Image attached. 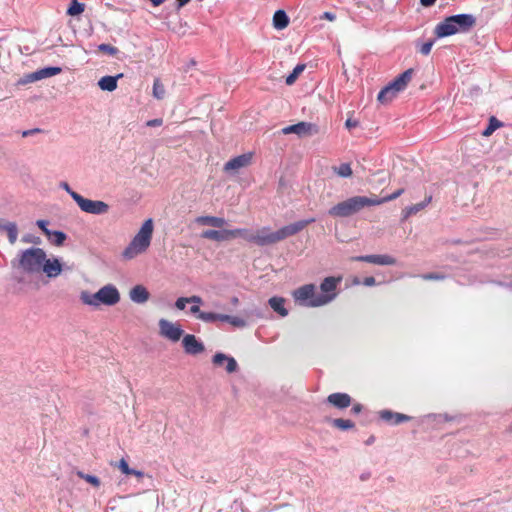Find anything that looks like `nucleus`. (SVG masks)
Listing matches in <instances>:
<instances>
[{"label":"nucleus","mask_w":512,"mask_h":512,"mask_svg":"<svg viewBox=\"0 0 512 512\" xmlns=\"http://www.w3.org/2000/svg\"><path fill=\"white\" fill-rule=\"evenodd\" d=\"M342 277L329 276L320 283V292L316 291L314 284H305L293 291L295 302L304 307L316 308L322 307L336 299L337 287L341 283Z\"/></svg>","instance_id":"f257e3e1"},{"label":"nucleus","mask_w":512,"mask_h":512,"mask_svg":"<svg viewBox=\"0 0 512 512\" xmlns=\"http://www.w3.org/2000/svg\"><path fill=\"white\" fill-rule=\"evenodd\" d=\"M314 218L297 221L286 225L277 231H271L269 227H262L256 230L255 244L258 246H268L280 242L287 237L296 235L302 231L307 225L313 223Z\"/></svg>","instance_id":"f03ea898"},{"label":"nucleus","mask_w":512,"mask_h":512,"mask_svg":"<svg viewBox=\"0 0 512 512\" xmlns=\"http://www.w3.org/2000/svg\"><path fill=\"white\" fill-rule=\"evenodd\" d=\"M153 230V220L151 218L145 220L139 231L123 250L122 258L125 260H132L138 255L145 253L151 244Z\"/></svg>","instance_id":"7ed1b4c3"},{"label":"nucleus","mask_w":512,"mask_h":512,"mask_svg":"<svg viewBox=\"0 0 512 512\" xmlns=\"http://www.w3.org/2000/svg\"><path fill=\"white\" fill-rule=\"evenodd\" d=\"M476 23L472 14H456L446 17L435 28V34L439 38L448 37L456 33L468 32Z\"/></svg>","instance_id":"20e7f679"},{"label":"nucleus","mask_w":512,"mask_h":512,"mask_svg":"<svg viewBox=\"0 0 512 512\" xmlns=\"http://www.w3.org/2000/svg\"><path fill=\"white\" fill-rule=\"evenodd\" d=\"M79 298L84 305L92 308H98L100 305L114 306L120 301V293L113 284H107L101 287L96 293L87 290L80 292Z\"/></svg>","instance_id":"39448f33"},{"label":"nucleus","mask_w":512,"mask_h":512,"mask_svg":"<svg viewBox=\"0 0 512 512\" xmlns=\"http://www.w3.org/2000/svg\"><path fill=\"white\" fill-rule=\"evenodd\" d=\"M377 205L379 202L376 200V196H353L331 207L328 214L333 217L345 218L358 213L365 207Z\"/></svg>","instance_id":"423d86ee"},{"label":"nucleus","mask_w":512,"mask_h":512,"mask_svg":"<svg viewBox=\"0 0 512 512\" xmlns=\"http://www.w3.org/2000/svg\"><path fill=\"white\" fill-rule=\"evenodd\" d=\"M46 252L42 248L31 247L18 255V266L26 273H37L45 261Z\"/></svg>","instance_id":"0eeeda50"},{"label":"nucleus","mask_w":512,"mask_h":512,"mask_svg":"<svg viewBox=\"0 0 512 512\" xmlns=\"http://www.w3.org/2000/svg\"><path fill=\"white\" fill-rule=\"evenodd\" d=\"M75 202L79 208L88 214L92 215H104L109 211V205L101 200H91L84 198L83 196H77Z\"/></svg>","instance_id":"6e6552de"},{"label":"nucleus","mask_w":512,"mask_h":512,"mask_svg":"<svg viewBox=\"0 0 512 512\" xmlns=\"http://www.w3.org/2000/svg\"><path fill=\"white\" fill-rule=\"evenodd\" d=\"M158 326L160 335L171 342H178L184 334V330L179 323H174L167 319H160Z\"/></svg>","instance_id":"1a4fd4ad"},{"label":"nucleus","mask_w":512,"mask_h":512,"mask_svg":"<svg viewBox=\"0 0 512 512\" xmlns=\"http://www.w3.org/2000/svg\"><path fill=\"white\" fill-rule=\"evenodd\" d=\"M282 134H296L298 137H309L318 134L319 128L316 124L310 122H298L293 125L284 127L281 130Z\"/></svg>","instance_id":"9d476101"},{"label":"nucleus","mask_w":512,"mask_h":512,"mask_svg":"<svg viewBox=\"0 0 512 512\" xmlns=\"http://www.w3.org/2000/svg\"><path fill=\"white\" fill-rule=\"evenodd\" d=\"M353 261L367 262L375 265H395L396 259L387 254H372V255H361L354 256L351 258Z\"/></svg>","instance_id":"9b49d317"},{"label":"nucleus","mask_w":512,"mask_h":512,"mask_svg":"<svg viewBox=\"0 0 512 512\" xmlns=\"http://www.w3.org/2000/svg\"><path fill=\"white\" fill-rule=\"evenodd\" d=\"M184 351L189 355H197L205 350L204 344L193 334H186L182 339Z\"/></svg>","instance_id":"f8f14e48"},{"label":"nucleus","mask_w":512,"mask_h":512,"mask_svg":"<svg viewBox=\"0 0 512 512\" xmlns=\"http://www.w3.org/2000/svg\"><path fill=\"white\" fill-rule=\"evenodd\" d=\"M215 366H224L227 373H234L238 370V363L234 357L218 352L212 357Z\"/></svg>","instance_id":"ddd939ff"},{"label":"nucleus","mask_w":512,"mask_h":512,"mask_svg":"<svg viewBox=\"0 0 512 512\" xmlns=\"http://www.w3.org/2000/svg\"><path fill=\"white\" fill-rule=\"evenodd\" d=\"M251 160H252L251 153H244L239 156H236L225 163L224 171L225 172L238 171L241 168H245V167L249 166L251 163Z\"/></svg>","instance_id":"4468645a"},{"label":"nucleus","mask_w":512,"mask_h":512,"mask_svg":"<svg viewBox=\"0 0 512 512\" xmlns=\"http://www.w3.org/2000/svg\"><path fill=\"white\" fill-rule=\"evenodd\" d=\"M208 319H214V323L217 321L226 322L235 328H245L248 325L247 321L243 317L228 314L215 313L214 316H210Z\"/></svg>","instance_id":"2eb2a0df"},{"label":"nucleus","mask_w":512,"mask_h":512,"mask_svg":"<svg viewBox=\"0 0 512 512\" xmlns=\"http://www.w3.org/2000/svg\"><path fill=\"white\" fill-rule=\"evenodd\" d=\"M41 270L47 275V277L56 278L62 272V265L58 258H45Z\"/></svg>","instance_id":"dca6fc26"},{"label":"nucleus","mask_w":512,"mask_h":512,"mask_svg":"<svg viewBox=\"0 0 512 512\" xmlns=\"http://www.w3.org/2000/svg\"><path fill=\"white\" fill-rule=\"evenodd\" d=\"M352 398L347 393H332L327 397V403L338 408L345 409L351 405Z\"/></svg>","instance_id":"f3484780"},{"label":"nucleus","mask_w":512,"mask_h":512,"mask_svg":"<svg viewBox=\"0 0 512 512\" xmlns=\"http://www.w3.org/2000/svg\"><path fill=\"white\" fill-rule=\"evenodd\" d=\"M129 297L136 304H144L149 300L150 293L143 285H136L130 290Z\"/></svg>","instance_id":"a211bd4d"},{"label":"nucleus","mask_w":512,"mask_h":512,"mask_svg":"<svg viewBox=\"0 0 512 512\" xmlns=\"http://www.w3.org/2000/svg\"><path fill=\"white\" fill-rule=\"evenodd\" d=\"M201 237L217 242L227 241L231 239V230H205L202 232Z\"/></svg>","instance_id":"6ab92c4d"},{"label":"nucleus","mask_w":512,"mask_h":512,"mask_svg":"<svg viewBox=\"0 0 512 512\" xmlns=\"http://www.w3.org/2000/svg\"><path fill=\"white\" fill-rule=\"evenodd\" d=\"M379 415L382 420L391 422L395 425L410 420V416L398 412H393L391 410H382Z\"/></svg>","instance_id":"aec40b11"},{"label":"nucleus","mask_w":512,"mask_h":512,"mask_svg":"<svg viewBox=\"0 0 512 512\" xmlns=\"http://www.w3.org/2000/svg\"><path fill=\"white\" fill-rule=\"evenodd\" d=\"M123 74H117L115 76H104L98 81V86L103 91L112 92L117 88L118 79L122 78Z\"/></svg>","instance_id":"412c9836"},{"label":"nucleus","mask_w":512,"mask_h":512,"mask_svg":"<svg viewBox=\"0 0 512 512\" xmlns=\"http://www.w3.org/2000/svg\"><path fill=\"white\" fill-rule=\"evenodd\" d=\"M5 231L8 236V241L10 244H15L18 237V227L14 222H4L0 219V232Z\"/></svg>","instance_id":"4be33fe9"},{"label":"nucleus","mask_w":512,"mask_h":512,"mask_svg":"<svg viewBox=\"0 0 512 512\" xmlns=\"http://www.w3.org/2000/svg\"><path fill=\"white\" fill-rule=\"evenodd\" d=\"M286 300L283 297L274 296L268 300L269 306L278 313L281 317L288 315V310L285 308Z\"/></svg>","instance_id":"5701e85b"},{"label":"nucleus","mask_w":512,"mask_h":512,"mask_svg":"<svg viewBox=\"0 0 512 512\" xmlns=\"http://www.w3.org/2000/svg\"><path fill=\"white\" fill-rule=\"evenodd\" d=\"M432 200L431 196H428L424 199V201L408 206L402 211L403 220L408 219L410 216L418 213L419 211L423 210Z\"/></svg>","instance_id":"b1692460"},{"label":"nucleus","mask_w":512,"mask_h":512,"mask_svg":"<svg viewBox=\"0 0 512 512\" xmlns=\"http://www.w3.org/2000/svg\"><path fill=\"white\" fill-rule=\"evenodd\" d=\"M196 222L200 225H209L216 228H221L226 224V220L222 217L215 216H199Z\"/></svg>","instance_id":"393cba45"},{"label":"nucleus","mask_w":512,"mask_h":512,"mask_svg":"<svg viewBox=\"0 0 512 512\" xmlns=\"http://www.w3.org/2000/svg\"><path fill=\"white\" fill-rule=\"evenodd\" d=\"M61 71H62V69L60 67H54V66L44 67V68L34 71V77L37 79V81H39L42 79H46V78L58 75L59 73H61Z\"/></svg>","instance_id":"a878e982"},{"label":"nucleus","mask_w":512,"mask_h":512,"mask_svg":"<svg viewBox=\"0 0 512 512\" xmlns=\"http://www.w3.org/2000/svg\"><path fill=\"white\" fill-rule=\"evenodd\" d=\"M289 24V17L284 10H277L273 15V26L277 30L286 28Z\"/></svg>","instance_id":"bb28decb"},{"label":"nucleus","mask_w":512,"mask_h":512,"mask_svg":"<svg viewBox=\"0 0 512 512\" xmlns=\"http://www.w3.org/2000/svg\"><path fill=\"white\" fill-rule=\"evenodd\" d=\"M189 312L205 323H214V319H208V317L214 316L215 312L201 311L200 305H192Z\"/></svg>","instance_id":"cd10ccee"},{"label":"nucleus","mask_w":512,"mask_h":512,"mask_svg":"<svg viewBox=\"0 0 512 512\" xmlns=\"http://www.w3.org/2000/svg\"><path fill=\"white\" fill-rule=\"evenodd\" d=\"M255 234L256 231L248 230V229H232L231 230V239L236 237H241L248 242L255 243Z\"/></svg>","instance_id":"c85d7f7f"},{"label":"nucleus","mask_w":512,"mask_h":512,"mask_svg":"<svg viewBox=\"0 0 512 512\" xmlns=\"http://www.w3.org/2000/svg\"><path fill=\"white\" fill-rule=\"evenodd\" d=\"M414 70L412 68L405 70L403 73L398 75L393 81L396 82L400 89L404 90L408 83L411 81Z\"/></svg>","instance_id":"c756f323"},{"label":"nucleus","mask_w":512,"mask_h":512,"mask_svg":"<svg viewBox=\"0 0 512 512\" xmlns=\"http://www.w3.org/2000/svg\"><path fill=\"white\" fill-rule=\"evenodd\" d=\"M396 96H397L396 93L391 91V89L388 86H385L378 93L377 100L381 104H387V103L391 102Z\"/></svg>","instance_id":"7c9ffc66"},{"label":"nucleus","mask_w":512,"mask_h":512,"mask_svg":"<svg viewBox=\"0 0 512 512\" xmlns=\"http://www.w3.org/2000/svg\"><path fill=\"white\" fill-rule=\"evenodd\" d=\"M49 240L56 246L63 245L66 240V234L62 231H50V235L47 236Z\"/></svg>","instance_id":"2f4dec72"},{"label":"nucleus","mask_w":512,"mask_h":512,"mask_svg":"<svg viewBox=\"0 0 512 512\" xmlns=\"http://www.w3.org/2000/svg\"><path fill=\"white\" fill-rule=\"evenodd\" d=\"M332 425L340 430H350L355 426L353 421L342 418L333 419Z\"/></svg>","instance_id":"473e14b6"},{"label":"nucleus","mask_w":512,"mask_h":512,"mask_svg":"<svg viewBox=\"0 0 512 512\" xmlns=\"http://www.w3.org/2000/svg\"><path fill=\"white\" fill-rule=\"evenodd\" d=\"M84 8L85 5L83 3H80L77 0H72L69 8L67 9V14L70 16L79 15L84 11Z\"/></svg>","instance_id":"72a5a7b5"},{"label":"nucleus","mask_w":512,"mask_h":512,"mask_svg":"<svg viewBox=\"0 0 512 512\" xmlns=\"http://www.w3.org/2000/svg\"><path fill=\"white\" fill-rule=\"evenodd\" d=\"M334 172L343 178L350 177L352 175V169L350 164L348 163H342L338 167H334Z\"/></svg>","instance_id":"f704fd0d"},{"label":"nucleus","mask_w":512,"mask_h":512,"mask_svg":"<svg viewBox=\"0 0 512 512\" xmlns=\"http://www.w3.org/2000/svg\"><path fill=\"white\" fill-rule=\"evenodd\" d=\"M153 96L161 100L165 96V88L159 79H155L153 83Z\"/></svg>","instance_id":"c9c22d12"},{"label":"nucleus","mask_w":512,"mask_h":512,"mask_svg":"<svg viewBox=\"0 0 512 512\" xmlns=\"http://www.w3.org/2000/svg\"><path fill=\"white\" fill-rule=\"evenodd\" d=\"M304 69H305L304 65H301V64L297 65L293 69V71L286 77V84L292 85L296 81V79L300 75V73H302L304 71Z\"/></svg>","instance_id":"e433bc0d"},{"label":"nucleus","mask_w":512,"mask_h":512,"mask_svg":"<svg viewBox=\"0 0 512 512\" xmlns=\"http://www.w3.org/2000/svg\"><path fill=\"white\" fill-rule=\"evenodd\" d=\"M77 475L84 479L85 481H87L88 483H90L91 485H93L94 487H99L100 486V480L98 477L94 476V475H90V474H85L81 471H78L77 472Z\"/></svg>","instance_id":"4c0bfd02"},{"label":"nucleus","mask_w":512,"mask_h":512,"mask_svg":"<svg viewBox=\"0 0 512 512\" xmlns=\"http://www.w3.org/2000/svg\"><path fill=\"white\" fill-rule=\"evenodd\" d=\"M403 192H404V189L401 188V189L396 190L394 193H392L388 196L382 197V198H379L376 196V200L379 202V205H380V204L397 199L400 195H402Z\"/></svg>","instance_id":"58836bf2"},{"label":"nucleus","mask_w":512,"mask_h":512,"mask_svg":"<svg viewBox=\"0 0 512 512\" xmlns=\"http://www.w3.org/2000/svg\"><path fill=\"white\" fill-rule=\"evenodd\" d=\"M98 50L107 53L110 56H115L119 51L118 48L106 43L98 45Z\"/></svg>","instance_id":"ea45409f"},{"label":"nucleus","mask_w":512,"mask_h":512,"mask_svg":"<svg viewBox=\"0 0 512 512\" xmlns=\"http://www.w3.org/2000/svg\"><path fill=\"white\" fill-rule=\"evenodd\" d=\"M501 125V123L496 120L494 117L491 118L489 126L485 129L483 134L485 136L490 135L496 128H498Z\"/></svg>","instance_id":"a19ab883"},{"label":"nucleus","mask_w":512,"mask_h":512,"mask_svg":"<svg viewBox=\"0 0 512 512\" xmlns=\"http://www.w3.org/2000/svg\"><path fill=\"white\" fill-rule=\"evenodd\" d=\"M59 187L63 190H65L70 196L71 198L75 201V198L77 196H81L79 193L75 192L74 190L71 189V187L69 186V184L67 182H61L59 184Z\"/></svg>","instance_id":"79ce46f5"},{"label":"nucleus","mask_w":512,"mask_h":512,"mask_svg":"<svg viewBox=\"0 0 512 512\" xmlns=\"http://www.w3.org/2000/svg\"><path fill=\"white\" fill-rule=\"evenodd\" d=\"M421 278L424 280H443L445 278L444 274L441 273H426L421 275Z\"/></svg>","instance_id":"37998d69"},{"label":"nucleus","mask_w":512,"mask_h":512,"mask_svg":"<svg viewBox=\"0 0 512 512\" xmlns=\"http://www.w3.org/2000/svg\"><path fill=\"white\" fill-rule=\"evenodd\" d=\"M37 79L34 77V72L24 75L19 79L18 84L26 85L28 83L36 82Z\"/></svg>","instance_id":"c03bdc74"},{"label":"nucleus","mask_w":512,"mask_h":512,"mask_svg":"<svg viewBox=\"0 0 512 512\" xmlns=\"http://www.w3.org/2000/svg\"><path fill=\"white\" fill-rule=\"evenodd\" d=\"M434 44V41H428V42H425L423 43L420 48H419V52L423 55H428L430 52H431V49H432V46Z\"/></svg>","instance_id":"a18cd8bd"},{"label":"nucleus","mask_w":512,"mask_h":512,"mask_svg":"<svg viewBox=\"0 0 512 512\" xmlns=\"http://www.w3.org/2000/svg\"><path fill=\"white\" fill-rule=\"evenodd\" d=\"M118 468L121 470L123 474L130 475L131 468L129 467L128 463L125 459H121L118 463Z\"/></svg>","instance_id":"49530a36"},{"label":"nucleus","mask_w":512,"mask_h":512,"mask_svg":"<svg viewBox=\"0 0 512 512\" xmlns=\"http://www.w3.org/2000/svg\"><path fill=\"white\" fill-rule=\"evenodd\" d=\"M187 304H189V303H188V297H179V298L175 301V307H176L178 310H184Z\"/></svg>","instance_id":"de8ad7c7"},{"label":"nucleus","mask_w":512,"mask_h":512,"mask_svg":"<svg viewBox=\"0 0 512 512\" xmlns=\"http://www.w3.org/2000/svg\"><path fill=\"white\" fill-rule=\"evenodd\" d=\"M37 226L44 232L46 236L50 235V229L47 228L48 221L46 220H38L36 222Z\"/></svg>","instance_id":"09e8293b"},{"label":"nucleus","mask_w":512,"mask_h":512,"mask_svg":"<svg viewBox=\"0 0 512 512\" xmlns=\"http://www.w3.org/2000/svg\"><path fill=\"white\" fill-rule=\"evenodd\" d=\"M22 241L24 243H34V244H38L40 242V239L39 237H35V236H32L30 234H27V235H24L22 237Z\"/></svg>","instance_id":"8fccbe9b"},{"label":"nucleus","mask_w":512,"mask_h":512,"mask_svg":"<svg viewBox=\"0 0 512 512\" xmlns=\"http://www.w3.org/2000/svg\"><path fill=\"white\" fill-rule=\"evenodd\" d=\"M188 303L192 305H201L203 303V300L200 296L193 295L188 297Z\"/></svg>","instance_id":"3c124183"},{"label":"nucleus","mask_w":512,"mask_h":512,"mask_svg":"<svg viewBox=\"0 0 512 512\" xmlns=\"http://www.w3.org/2000/svg\"><path fill=\"white\" fill-rule=\"evenodd\" d=\"M162 123H163V121L161 118H155V119L148 120L146 122V125L148 127H158V126H161Z\"/></svg>","instance_id":"603ef678"},{"label":"nucleus","mask_w":512,"mask_h":512,"mask_svg":"<svg viewBox=\"0 0 512 512\" xmlns=\"http://www.w3.org/2000/svg\"><path fill=\"white\" fill-rule=\"evenodd\" d=\"M359 124V122L355 119H352V118H348L345 122V126L347 129H352V128H355L357 127Z\"/></svg>","instance_id":"864d4df0"},{"label":"nucleus","mask_w":512,"mask_h":512,"mask_svg":"<svg viewBox=\"0 0 512 512\" xmlns=\"http://www.w3.org/2000/svg\"><path fill=\"white\" fill-rule=\"evenodd\" d=\"M362 284L365 285V286H368V287H372V286H375L376 285V280L374 277L372 276H369V277H366L363 281H362Z\"/></svg>","instance_id":"5fc2aeb1"},{"label":"nucleus","mask_w":512,"mask_h":512,"mask_svg":"<svg viewBox=\"0 0 512 512\" xmlns=\"http://www.w3.org/2000/svg\"><path fill=\"white\" fill-rule=\"evenodd\" d=\"M387 86L391 89V91H393L396 94L403 91L402 89H400L399 85L394 81H391Z\"/></svg>","instance_id":"6e6d98bb"},{"label":"nucleus","mask_w":512,"mask_h":512,"mask_svg":"<svg viewBox=\"0 0 512 512\" xmlns=\"http://www.w3.org/2000/svg\"><path fill=\"white\" fill-rule=\"evenodd\" d=\"M40 132V129L38 128H34V129H30V130H25L22 132V136L23 137H28L30 135H33V134H36V133H39Z\"/></svg>","instance_id":"4d7b16f0"},{"label":"nucleus","mask_w":512,"mask_h":512,"mask_svg":"<svg viewBox=\"0 0 512 512\" xmlns=\"http://www.w3.org/2000/svg\"><path fill=\"white\" fill-rule=\"evenodd\" d=\"M130 471H131V472H130V475H134V476H136L138 479L143 478V477H144V475H145V474H144V472H143V471H140V470H135V469H132V468H131V470H130Z\"/></svg>","instance_id":"13d9d810"},{"label":"nucleus","mask_w":512,"mask_h":512,"mask_svg":"<svg viewBox=\"0 0 512 512\" xmlns=\"http://www.w3.org/2000/svg\"><path fill=\"white\" fill-rule=\"evenodd\" d=\"M436 0H420V4L424 7H430L434 5Z\"/></svg>","instance_id":"bf43d9fd"},{"label":"nucleus","mask_w":512,"mask_h":512,"mask_svg":"<svg viewBox=\"0 0 512 512\" xmlns=\"http://www.w3.org/2000/svg\"><path fill=\"white\" fill-rule=\"evenodd\" d=\"M191 0H176L177 9H181L185 5H187Z\"/></svg>","instance_id":"052dcab7"},{"label":"nucleus","mask_w":512,"mask_h":512,"mask_svg":"<svg viewBox=\"0 0 512 512\" xmlns=\"http://www.w3.org/2000/svg\"><path fill=\"white\" fill-rule=\"evenodd\" d=\"M362 408H363V407H362V405H361V404H355V405H353V407H352L351 411H352V413H354V414H358V413H360V412L362 411Z\"/></svg>","instance_id":"680f3d73"},{"label":"nucleus","mask_w":512,"mask_h":512,"mask_svg":"<svg viewBox=\"0 0 512 512\" xmlns=\"http://www.w3.org/2000/svg\"><path fill=\"white\" fill-rule=\"evenodd\" d=\"M323 17L325 19L330 20V21H333L336 18L335 15L333 13H331V12H325Z\"/></svg>","instance_id":"e2e57ef3"},{"label":"nucleus","mask_w":512,"mask_h":512,"mask_svg":"<svg viewBox=\"0 0 512 512\" xmlns=\"http://www.w3.org/2000/svg\"><path fill=\"white\" fill-rule=\"evenodd\" d=\"M153 6H159L161 5L162 3H164L165 0H149Z\"/></svg>","instance_id":"0e129e2a"},{"label":"nucleus","mask_w":512,"mask_h":512,"mask_svg":"<svg viewBox=\"0 0 512 512\" xmlns=\"http://www.w3.org/2000/svg\"><path fill=\"white\" fill-rule=\"evenodd\" d=\"M353 285H360L362 284L361 280L358 277H354L352 280Z\"/></svg>","instance_id":"69168bd1"},{"label":"nucleus","mask_w":512,"mask_h":512,"mask_svg":"<svg viewBox=\"0 0 512 512\" xmlns=\"http://www.w3.org/2000/svg\"><path fill=\"white\" fill-rule=\"evenodd\" d=\"M231 303H232L234 306L238 305V304H239V299H238V297H236V296L232 297V298H231Z\"/></svg>","instance_id":"338daca9"},{"label":"nucleus","mask_w":512,"mask_h":512,"mask_svg":"<svg viewBox=\"0 0 512 512\" xmlns=\"http://www.w3.org/2000/svg\"><path fill=\"white\" fill-rule=\"evenodd\" d=\"M369 477H370V474H369V473H363V474L360 476V479H361L362 481H366Z\"/></svg>","instance_id":"774afa93"}]
</instances>
